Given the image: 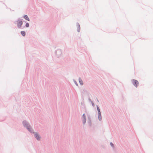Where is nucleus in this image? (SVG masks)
Instances as JSON below:
<instances>
[{"mask_svg":"<svg viewBox=\"0 0 153 153\" xmlns=\"http://www.w3.org/2000/svg\"><path fill=\"white\" fill-rule=\"evenodd\" d=\"M78 32H79L80 31V26L79 25L78 26Z\"/></svg>","mask_w":153,"mask_h":153,"instance_id":"obj_12","label":"nucleus"},{"mask_svg":"<svg viewBox=\"0 0 153 153\" xmlns=\"http://www.w3.org/2000/svg\"><path fill=\"white\" fill-rule=\"evenodd\" d=\"M97 109L99 112V114H100V111L99 108L98 107H97Z\"/></svg>","mask_w":153,"mask_h":153,"instance_id":"obj_10","label":"nucleus"},{"mask_svg":"<svg viewBox=\"0 0 153 153\" xmlns=\"http://www.w3.org/2000/svg\"><path fill=\"white\" fill-rule=\"evenodd\" d=\"M18 24L17 26L19 27H20L22 24V20H19L18 21Z\"/></svg>","mask_w":153,"mask_h":153,"instance_id":"obj_3","label":"nucleus"},{"mask_svg":"<svg viewBox=\"0 0 153 153\" xmlns=\"http://www.w3.org/2000/svg\"><path fill=\"white\" fill-rule=\"evenodd\" d=\"M34 135L35 137L36 138V139L37 140H39L40 137L39 135L37 133H35Z\"/></svg>","mask_w":153,"mask_h":153,"instance_id":"obj_4","label":"nucleus"},{"mask_svg":"<svg viewBox=\"0 0 153 153\" xmlns=\"http://www.w3.org/2000/svg\"><path fill=\"white\" fill-rule=\"evenodd\" d=\"M132 82L133 85L136 87H137L139 84L138 81L137 80L134 79H133L132 80Z\"/></svg>","mask_w":153,"mask_h":153,"instance_id":"obj_2","label":"nucleus"},{"mask_svg":"<svg viewBox=\"0 0 153 153\" xmlns=\"http://www.w3.org/2000/svg\"><path fill=\"white\" fill-rule=\"evenodd\" d=\"M99 120H101V115L100 114H99Z\"/></svg>","mask_w":153,"mask_h":153,"instance_id":"obj_9","label":"nucleus"},{"mask_svg":"<svg viewBox=\"0 0 153 153\" xmlns=\"http://www.w3.org/2000/svg\"><path fill=\"white\" fill-rule=\"evenodd\" d=\"M75 84H76V85H77V84H76V83H75Z\"/></svg>","mask_w":153,"mask_h":153,"instance_id":"obj_14","label":"nucleus"},{"mask_svg":"<svg viewBox=\"0 0 153 153\" xmlns=\"http://www.w3.org/2000/svg\"><path fill=\"white\" fill-rule=\"evenodd\" d=\"M83 117L84 119V123H85L86 122V117L85 114H83Z\"/></svg>","mask_w":153,"mask_h":153,"instance_id":"obj_6","label":"nucleus"},{"mask_svg":"<svg viewBox=\"0 0 153 153\" xmlns=\"http://www.w3.org/2000/svg\"><path fill=\"white\" fill-rule=\"evenodd\" d=\"M110 145H111V146L113 147V144L112 143H110Z\"/></svg>","mask_w":153,"mask_h":153,"instance_id":"obj_13","label":"nucleus"},{"mask_svg":"<svg viewBox=\"0 0 153 153\" xmlns=\"http://www.w3.org/2000/svg\"><path fill=\"white\" fill-rule=\"evenodd\" d=\"M29 26V24L28 23H27L26 24V27H28Z\"/></svg>","mask_w":153,"mask_h":153,"instance_id":"obj_11","label":"nucleus"},{"mask_svg":"<svg viewBox=\"0 0 153 153\" xmlns=\"http://www.w3.org/2000/svg\"><path fill=\"white\" fill-rule=\"evenodd\" d=\"M24 18L26 20H27L28 21H30V19L28 18V16L27 15H25L24 16Z\"/></svg>","mask_w":153,"mask_h":153,"instance_id":"obj_5","label":"nucleus"},{"mask_svg":"<svg viewBox=\"0 0 153 153\" xmlns=\"http://www.w3.org/2000/svg\"><path fill=\"white\" fill-rule=\"evenodd\" d=\"M21 33L23 36H25V31H21Z\"/></svg>","mask_w":153,"mask_h":153,"instance_id":"obj_8","label":"nucleus"},{"mask_svg":"<svg viewBox=\"0 0 153 153\" xmlns=\"http://www.w3.org/2000/svg\"><path fill=\"white\" fill-rule=\"evenodd\" d=\"M79 81L80 84L81 85H83V83L82 79H79Z\"/></svg>","mask_w":153,"mask_h":153,"instance_id":"obj_7","label":"nucleus"},{"mask_svg":"<svg viewBox=\"0 0 153 153\" xmlns=\"http://www.w3.org/2000/svg\"><path fill=\"white\" fill-rule=\"evenodd\" d=\"M23 123L24 125L26 127H27L28 130L31 132L32 131H31L32 129L30 126H28V124H27L26 122L25 121H24L23 122Z\"/></svg>","mask_w":153,"mask_h":153,"instance_id":"obj_1","label":"nucleus"}]
</instances>
